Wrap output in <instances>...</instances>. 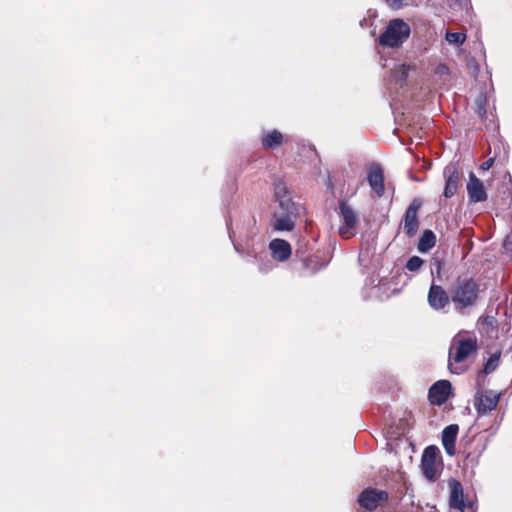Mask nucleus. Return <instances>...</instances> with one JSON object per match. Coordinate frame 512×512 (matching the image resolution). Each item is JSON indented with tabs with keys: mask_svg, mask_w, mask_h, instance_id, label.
<instances>
[{
	"mask_svg": "<svg viewBox=\"0 0 512 512\" xmlns=\"http://www.w3.org/2000/svg\"><path fill=\"white\" fill-rule=\"evenodd\" d=\"M274 195L278 207L273 214V228L276 231H292L299 216L300 206L292 200L283 182L274 184Z\"/></svg>",
	"mask_w": 512,
	"mask_h": 512,
	"instance_id": "1",
	"label": "nucleus"
},
{
	"mask_svg": "<svg viewBox=\"0 0 512 512\" xmlns=\"http://www.w3.org/2000/svg\"><path fill=\"white\" fill-rule=\"evenodd\" d=\"M451 301L458 311L474 307L480 297V285L469 276H459L450 289Z\"/></svg>",
	"mask_w": 512,
	"mask_h": 512,
	"instance_id": "2",
	"label": "nucleus"
},
{
	"mask_svg": "<svg viewBox=\"0 0 512 512\" xmlns=\"http://www.w3.org/2000/svg\"><path fill=\"white\" fill-rule=\"evenodd\" d=\"M477 350L476 339L468 338H454L449 350L448 368L452 373L461 374L464 372L465 367L460 365L472 353Z\"/></svg>",
	"mask_w": 512,
	"mask_h": 512,
	"instance_id": "3",
	"label": "nucleus"
},
{
	"mask_svg": "<svg viewBox=\"0 0 512 512\" xmlns=\"http://www.w3.org/2000/svg\"><path fill=\"white\" fill-rule=\"evenodd\" d=\"M410 33L409 24L400 18H395L388 22L378 43L383 47L399 48L409 38Z\"/></svg>",
	"mask_w": 512,
	"mask_h": 512,
	"instance_id": "4",
	"label": "nucleus"
},
{
	"mask_svg": "<svg viewBox=\"0 0 512 512\" xmlns=\"http://www.w3.org/2000/svg\"><path fill=\"white\" fill-rule=\"evenodd\" d=\"M442 469V457L435 445L426 447L421 457V470L425 478L431 482L437 480Z\"/></svg>",
	"mask_w": 512,
	"mask_h": 512,
	"instance_id": "5",
	"label": "nucleus"
},
{
	"mask_svg": "<svg viewBox=\"0 0 512 512\" xmlns=\"http://www.w3.org/2000/svg\"><path fill=\"white\" fill-rule=\"evenodd\" d=\"M338 215L341 221L338 233L342 238L348 239L355 234V228L359 221L358 214L347 201L341 200L339 201Z\"/></svg>",
	"mask_w": 512,
	"mask_h": 512,
	"instance_id": "6",
	"label": "nucleus"
},
{
	"mask_svg": "<svg viewBox=\"0 0 512 512\" xmlns=\"http://www.w3.org/2000/svg\"><path fill=\"white\" fill-rule=\"evenodd\" d=\"M422 206V200L415 198L407 207L403 218V230L405 234L412 238L416 235L419 229L418 211Z\"/></svg>",
	"mask_w": 512,
	"mask_h": 512,
	"instance_id": "7",
	"label": "nucleus"
},
{
	"mask_svg": "<svg viewBox=\"0 0 512 512\" xmlns=\"http://www.w3.org/2000/svg\"><path fill=\"white\" fill-rule=\"evenodd\" d=\"M500 396V393H496L492 390H487L485 392L480 389L477 390L475 394L474 406L478 415H485L493 411L497 407Z\"/></svg>",
	"mask_w": 512,
	"mask_h": 512,
	"instance_id": "8",
	"label": "nucleus"
},
{
	"mask_svg": "<svg viewBox=\"0 0 512 512\" xmlns=\"http://www.w3.org/2000/svg\"><path fill=\"white\" fill-rule=\"evenodd\" d=\"M388 499V493L384 490L373 488L365 489L358 498L360 506L367 510H374L377 506Z\"/></svg>",
	"mask_w": 512,
	"mask_h": 512,
	"instance_id": "9",
	"label": "nucleus"
},
{
	"mask_svg": "<svg viewBox=\"0 0 512 512\" xmlns=\"http://www.w3.org/2000/svg\"><path fill=\"white\" fill-rule=\"evenodd\" d=\"M448 486L450 489L449 505L451 508L464 512L466 508L472 507V502H466L464 500L463 487L458 480L454 478L450 479Z\"/></svg>",
	"mask_w": 512,
	"mask_h": 512,
	"instance_id": "10",
	"label": "nucleus"
},
{
	"mask_svg": "<svg viewBox=\"0 0 512 512\" xmlns=\"http://www.w3.org/2000/svg\"><path fill=\"white\" fill-rule=\"evenodd\" d=\"M452 391L451 383L448 380H438L429 389L428 399L433 405L444 404Z\"/></svg>",
	"mask_w": 512,
	"mask_h": 512,
	"instance_id": "11",
	"label": "nucleus"
},
{
	"mask_svg": "<svg viewBox=\"0 0 512 512\" xmlns=\"http://www.w3.org/2000/svg\"><path fill=\"white\" fill-rule=\"evenodd\" d=\"M466 189L470 203H479L487 200L484 184L473 172L469 173Z\"/></svg>",
	"mask_w": 512,
	"mask_h": 512,
	"instance_id": "12",
	"label": "nucleus"
},
{
	"mask_svg": "<svg viewBox=\"0 0 512 512\" xmlns=\"http://www.w3.org/2000/svg\"><path fill=\"white\" fill-rule=\"evenodd\" d=\"M367 181L372 191L382 197L385 193L384 187V171L378 164H373L368 169Z\"/></svg>",
	"mask_w": 512,
	"mask_h": 512,
	"instance_id": "13",
	"label": "nucleus"
},
{
	"mask_svg": "<svg viewBox=\"0 0 512 512\" xmlns=\"http://www.w3.org/2000/svg\"><path fill=\"white\" fill-rule=\"evenodd\" d=\"M445 177V187L443 195L445 198L453 197L459 187V171L455 165H448L443 171Z\"/></svg>",
	"mask_w": 512,
	"mask_h": 512,
	"instance_id": "14",
	"label": "nucleus"
},
{
	"mask_svg": "<svg viewBox=\"0 0 512 512\" xmlns=\"http://www.w3.org/2000/svg\"><path fill=\"white\" fill-rule=\"evenodd\" d=\"M450 295L440 285L432 284L428 292V303L434 310L443 309L450 301Z\"/></svg>",
	"mask_w": 512,
	"mask_h": 512,
	"instance_id": "15",
	"label": "nucleus"
},
{
	"mask_svg": "<svg viewBox=\"0 0 512 512\" xmlns=\"http://www.w3.org/2000/svg\"><path fill=\"white\" fill-rule=\"evenodd\" d=\"M269 249L272 257L279 262L286 261L291 256V245L283 239H273L269 243Z\"/></svg>",
	"mask_w": 512,
	"mask_h": 512,
	"instance_id": "16",
	"label": "nucleus"
},
{
	"mask_svg": "<svg viewBox=\"0 0 512 512\" xmlns=\"http://www.w3.org/2000/svg\"><path fill=\"white\" fill-rule=\"evenodd\" d=\"M459 426L457 424H450L442 431V444L449 456H454L456 453L455 442L458 435Z\"/></svg>",
	"mask_w": 512,
	"mask_h": 512,
	"instance_id": "17",
	"label": "nucleus"
},
{
	"mask_svg": "<svg viewBox=\"0 0 512 512\" xmlns=\"http://www.w3.org/2000/svg\"><path fill=\"white\" fill-rule=\"evenodd\" d=\"M413 67L411 65H407V64H401V65H398L392 72L391 76H390V82L400 86V87H403L405 84H406V81H407V77H408V74H409V71L412 69Z\"/></svg>",
	"mask_w": 512,
	"mask_h": 512,
	"instance_id": "18",
	"label": "nucleus"
},
{
	"mask_svg": "<svg viewBox=\"0 0 512 512\" xmlns=\"http://www.w3.org/2000/svg\"><path fill=\"white\" fill-rule=\"evenodd\" d=\"M283 142V135L278 130L267 132L262 137V146L265 149H275Z\"/></svg>",
	"mask_w": 512,
	"mask_h": 512,
	"instance_id": "19",
	"label": "nucleus"
},
{
	"mask_svg": "<svg viewBox=\"0 0 512 512\" xmlns=\"http://www.w3.org/2000/svg\"><path fill=\"white\" fill-rule=\"evenodd\" d=\"M435 243L436 236L434 232L431 230H425L418 241L417 249L420 252L424 253L433 248L435 246Z\"/></svg>",
	"mask_w": 512,
	"mask_h": 512,
	"instance_id": "20",
	"label": "nucleus"
},
{
	"mask_svg": "<svg viewBox=\"0 0 512 512\" xmlns=\"http://www.w3.org/2000/svg\"><path fill=\"white\" fill-rule=\"evenodd\" d=\"M499 360H500V353H494L489 357V359L487 360V362L484 365L483 370L478 373V379H477L478 383H479L482 375L490 374L496 370V368L498 367V364H499Z\"/></svg>",
	"mask_w": 512,
	"mask_h": 512,
	"instance_id": "21",
	"label": "nucleus"
},
{
	"mask_svg": "<svg viewBox=\"0 0 512 512\" xmlns=\"http://www.w3.org/2000/svg\"><path fill=\"white\" fill-rule=\"evenodd\" d=\"M486 104H487V98L486 95L480 94L476 99V113L481 119L486 118Z\"/></svg>",
	"mask_w": 512,
	"mask_h": 512,
	"instance_id": "22",
	"label": "nucleus"
},
{
	"mask_svg": "<svg viewBox=\"0 0 512 512\" xmlns=\"http://www.w3.org/2000/svg\"><path fill=\"white\" fill-rule=\"evenodd\" d=\"M445 39L451 44L461 45L466 40V35L460 32H447Z\"/></svg>",
	"mask_w": 512,
	"mask_h": 512,
	"instance_id": "23",
	"label": "nucleus"
},
{
	"mask_svg": "<svg viewBox=\"0 0 512 512\" xmlns=\"http://www.w3.org/2000/svg\"><path fill=\"white\" fill-rule=\"evenodd\" d=\"M423 263V260L419 256H412L406 263V269L411 272H416L421 268Z\"/></svg>",
	"mask_w": 512,
	"mask_h": 512,
	"instance_id": "24",
	"label": "nucleus"
},
{
	"mask_svg": "<svg viewBox=\"0 0 512 512\" xmlns=\"http://www.w3.org/2000/svg\"><path fill=\"white\" fill-rule=\"evenodd\" d=\"M442 269V261L438 258H433L431 262V272L432 274L437 273L440 274Z\"/></svg>",
	"mask_w": 512,
	"mask_h": 512,
	"instance_id": "25",
	"label": "nucleus"
},
{
	"mask_svg": "<svg viewBox=\"0 0 512 512\" xmlns=\"http://www.w3.org/2000/svg\"><path fill=\"white\" fill-rule=\"evenodd\" d=\"M496 158H497V156H496V155H495L494 157H490V158H488L486 161H484V162L480 165V169H482V170H489V169L493 166V164H494V162H495Z\"/></svg>",
	"mask_w": 512,
	"mask_h": 512,
	"instance_id": "26",
	"label": "nucleus"
},
{
	"mask_svg": "<svg viewBox=\"0 0 512 512\" xmlns=\"http://www.w3.org/2000/svg\"><path fill=\"white\" fill-rule=\"evenodd\" d=\"M392 9H400L402 7V0H385Z\"/></svg>",
	"mask_w": 512,
	"mask_h": 512,
	"instance_id": "27",
	"label": "nucleus"
},
{
	"mask_svg": "<svg viewBox=\"0 0 512 512\" xmlns=\"http://www.w3.org/2000/svg\"><path fill=\"white\" fill-rule=\"evenodd\" d=\"M494 145H495V147L496 146L497 147L502 146V148H503V161H505L508 158V152H507L505 146L503 144L499 143V142L495 143Z\"/></svg>",
	"mask_w": 512,
	"mask_h": 512,
	"instance_id": "28",
	"label": "nucleus"
},
{
	"mask_svg": "<svg viewBox=\"0 0 512 512\" xmlns=\"http://www.w3.org/2000/svg\"><path fill=\"white\" fill-rule=\"evenodd\" d=\"M509 244H510V243H509L507 240H505V241H504V243H503V248H504L505 250H508V245H509Z\"/></svg>",
	"mask_w": 512,
	"mask_h": 512,
	"instance_id": "29",
	"label": "nucleus"
}]
</instances>
